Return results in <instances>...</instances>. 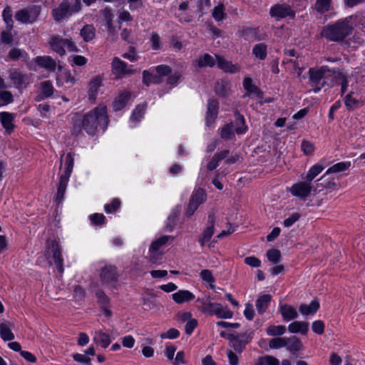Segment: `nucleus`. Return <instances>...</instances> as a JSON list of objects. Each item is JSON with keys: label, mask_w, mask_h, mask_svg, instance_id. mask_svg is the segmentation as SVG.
<instances>
[{"label": "nucleus", "mask_w": 365, "mask_h": 365, "mask_svg": "<svg viewBox=\"0 0 365 365\" xmlns=\"http://www.w3.org/2000/svg\"><path fill=\"white\" fill-rule=\"evenodd\" d=\"M286 339L287 341L286 347L291 353L294 354L302 349V344L296 336L286 338Z\"/></svg>", "instance_id": "obj_31"}, {"label": "nucleus", "mask_w": 365, "mask_h": 365, "mask_svg": "<svg viewBox=\"0 0 365 365\" xmlns=\"http://www.w3.org/2000/svg\"><path fill=\"white\" fill-rule=\"evenodd\" d=\"M4 20L6 24L7 28L11 31L14 26V21L12 19V13L9 6H6L2 14Z\"/></svg>", "instance_id": "obj_48"}, {"label": "nucleus", "mask_w": 365, "mask_h": 365, "mask_svg": "<svg viewBox=\"0 0 365 365\" xmlns=\"http://www.w3.org/2000/svg\"><path fill=\"white\" fill-rule=\"evenodd\" d=\"M287 345L286 338L276 337L269 341V346L271 349H279Z\"/></svg>", "instance_id": "obj_49"}, {"label": "nucleus", "mask_w": 365, "mask_h": 365, "mask_svg": "<svg viewBox=\"0 0 365 365\" xmlns=\"http://www.w3.org/2000/svg\"><path fill=\"white\" fill-rule=\"evenodd\" d=\"M48 249L52 252V258L56 264L58 270L62 273L63 272V258L58 243L56 241H51V247Z\"/></svg>", "instance_id": "obj_17"}, {"label": "nucleus", "mask_w": 365, "mask_h": 365, "mask_svg": "<svg viewBox=\"0 0 365 365\" xmlns=\"http://www.w3.org/2000/svg\"><path fill=\"white\" fill-rule=\"evenodd\" d=\"M49 44L51 49L60 56H64L66 54L64 46H66L70 51H78L77 46L71 38H63L58 35L51 38Z\"/></svg>", "instance_id": "obj_6"}, {"label": "nucleus", "mask_w": 365, "mask_h": 365, "mask_svg": "<svg viewBox=\"0 0 365 365\" xmlns=\"http://www.w3.org/2000/svg\"><path fill=\"white\" fill-rule=\"evenodd\" d=\"M73 163H74V159L73 158V155L71 153H68L66 157V170L64 172V174L62 175V177L68 178H70V175L71 174L73 168Z\"/></svg>", "instance_id": "obj_44"}, {"label": "nucleus", "mask_w": 365, "mask_h": 365, "mask_svg": "<svg viewBox=\"0 0 365 365\" xmlns=\"http://www.w3.org/2000/svg\"><path fill=\"white\" fill-rule=\"evenodd\" d=\"M180 335V332L178 329H175V328H171L170 329H168L166 332H164V333H162L160 334V338L161 339H176Z\"/></svg>", "instance_id": "obj_58"}, {"label": "nucleus", "mask_w": 365, "mask_h": 365, "mask_svg": "<svg viewBox=\"0 0 365 365\" xmlns=\"http://www.w3.org/2000/svg\"><path fill=\"white\" fill-rule=\"evenodd\" d=\"M215 65V61L213 59V58L210 55H209L207 53L204 54L198 60V66L200 67H204V66L213 67Z\"/></svg>", "instance_id": "obj_47"}, {"label": "nucleus", "mask_w": 365, "mask_h": 365, "mask_svg": "<svg viewBox=\"0 0 365 365\" xmlns=\"http://www.w3.org/2000/svg\"><path fill=\"white\" fill-rule=\"evenodd\" d=\"M173 299L178 304H182L194 299L195 295L188 290H179L174 293Z\"/></svg>", "instance_id": "obj_23"}, {"label": "nucleus", "mask_w": 365, "mask_h": 365, "mask_svg": "<svg viewBox=\"0 0 365 365\" xmlns=\"http://www.w3.org/2000/svg\"><path fill=\"white\" fill-rule=\"evenodd\" d=\"M312 190L314 191V186L307 180L295 183L291 187L292 194L302 200H305L309 197Z\"/></svg>", "instance_id": "obj_10"}, {"label": "nucleus", "mask_w": 365, "mask_h": 365, "mask_svg": "<svg viewBox=\"0 0 365 365\" xmlns=\"http://www.w3.org/2000/svg\"><path fill=\"white\" fill-rule=\"evenodd\" d=\"M81 123L82 128L91 135H94L96 133L98 125L105 130L108 123L106 106H100L95 108L84 115Z\"/></svg>", "instance_id": "obj_2"}, {"label": "nucleus", "mask_w": 365, "mask_h": 365, "mask_svg": "<svg viewBox=\"0 0 365 365\" xmlns=\"http://www.w3.org/2000/svg\"><path fill=\"white\" fill-rule=\"evenodd\" d=\"M353 30L351 18H345L324 26L320 34L329 41L341 43L352 34Z\"/></svg>", "instance_id": "obj_1"}, {"label": "nucleus", "mask_w": 365, "mask_h": 365, "mask_svg": "<svg viewBox=\"0 0 365 365\" xmlns=\"http://www.w3.org/2000/svg\"><path fill=\"white\" fill-rule=\"evenodd\" d=\"M280 312L285 321H290L297 318L298 317L297 310L289 304L281 305Z\"/></svg>", "instance_id": "obj_25"}, {"label": "nucleus", "mask_w": 365, "mask_h": 365, "mask_svg": "<svg viewBox=\"0 0 365 365\" xmlns=\"http://www.w3.org/2000/svg\"><path fill=\"white\" fill-rule=\"evenodd\" d=\"M182 77V74L180 71H175L172 74L170 73L167 79V84L175 86Z\"/></svg>", "instance_id": "obj_55"}, {"label": "nucleus", "mask_w": 365, "mask_h": 365, "mask_svg": "<svg viewBox=\"0 0 365 365\" xmlns=\"http://www.w3.org/2000/svg\"><path fill=\"white\" fill-rule=\"evenodd\" d=\"M324 170V166L319 164L313 165L308 171L305 180L312 182V180Z\"/></svg>", "instance_id": "obj_39"}, {"label": "nucleus", "mask_w": 365, "mask_h": 365, "mask_svg": "<svg viewBox=\"0 0 365 365\" xmlns=\"http://www.w3.org/2000/svg\"><path fill=\"white\" fill-rule=\"evenodd\" d=\"M35 63L49 71H54L56 67V61L50 56H37L34 58Z\"/></svg>", "instance_id": "obj_21"}, {"label": "nucleus", "mask_w": 365, "mask_h": 365, "mask_svg": "<svg viewBox=\"0 0 365 365\" xmlns=\"http://www.w3.org/2000/svg\"><path fill=\"white\" fill-rule=\"evenodd\" d=\"M157 75L161 78L163 76H169L172 73V68L168 65H160L155 67Z\"/></svg>", "instance_id": "obj_53"}, {"label": "nucleus", "mask_w": 365, "mask_h": 365, "mask_svg": "<svg viewBox=\"0 0 365 365\" xmlns=\"http://www.w3.org/2000/svg\"><path fill=\"white\" fill-rule=\"evenodd\" d=\"M235 117V121L237 125V128H235V132L237 134H242L246 132L247 130V127L245 125V120L243 115H242L240 112L237 110H235L234 111Z\"/></svg>", "instance_id": "obj_33"}, {"label": "nucleus", "mask_w": 365, "mask_h": 365, "mask_svg": "<svg viewBox=\"0 0 365 365\" xmlns=\"http://www.w3.org/2000/svg\"><path fill=\"white\" fill-rule=\"evenodd\" d=\"M272 300V296L270 294H263L259 296L256 301V307L259 314H263Z\"/></svg>", "instance_id": "obj_27"}, {"label": "nucleus", "mask_w": 365, "mask_h": 365, "mask_svg": "<svg viewBox=\"0 0 365 365\" xmlns=\"http://www.w3.org/2000/svg\"><path fill=\"white\" fill-rule=\"evenodd\" d=\"M169 238L170 236L165 235L152 242L149 250V261L151 263L155 264L157 262L160 256V255L158 253V251L163 245L168 242Z\"/></svg>", "instance_id": "obj_13"}, {"label": "nucleus", "mask_w": 365, "mask_h": 365, "mask_svg": "<svg viewBox=\"0 0 365 365\" xmlns=\"http://www.w3.org/2000/svg\"><path fill=\"white\" fill-rule=\"evenodd\" d=\"M9 78L19 88H21L27 80V76L25 74L16 71H11Z\"/></svg>", "instance_id": "obj_32"}, {"label": "nucleus", "mask_w": 365, "mask_h": 365, "mask_svg": "<svg viewBox=\"0 0 365 365\" xmlns=\"http://www.w3.org/2000/svg\"><path fill=\"white\" fill-rule=\"evenodd\" d=\"M225 7L223 4H220L215 7L212 11V16L216 21H221L225 18L226 14L224 12Z\"/></svg>", "instance_id": "obj_50"}, {"label": "nucleus", "mask_w": 365, "mask_h": 365, "mask_svg": "<svg viewBox=\"0 0 365 365\" xmlns=\"http://www.w3.org/2000/svg\"><path fill=\"white\" fill-rule=\"evenodd\" d=\"M68 181V178L61 176L56 197V200L58 203H60L63 199Z\"/></svg>", "instance_id": "obj_34"}, {"label": "nucleus", "mask_w": 365, "mask_h": 365, "mask_svg": "<svg viewBox=\"0 0 365 365\" xmlns=\"http://www.w3.org/2000/svg\"><path fill=\"white\" fill-rule=\"evenodd\" d=\"M24 54H26V53L24 50L17 48H13L9 52L8 56L12 61H18L21 57H23Z\"/></svg>", "instance_id": "obj_54"}, {"label": "nucleus", "mask_w": 365, "mask_h": 365, "mask_svg": "<svg viewBox=\"0 0 365 365\" xmlns=\"http://www.w3.org/2000/svg\"><path fill=\"white\" fill-rule=\"evenodd\" d=\"M219 111V102L215 99H210L207 103V112L205 115L206 125L213 124L217 117Z\"/></svg>", "instance_id": "obj_14"}, {"label": "nucleus", "mask_w": 365, "mask_h": 365, "mask_svg": "<svg viewBox=\"0 0 365 365\" xmlns=\"http://www.w3.org/2000/svg\"><path fill=\"white\" fill-rule=\"evenodd\" d=\"M120 274L118 268L115 265L107 264L100 270L99 277L103 286L115 289L118 282Z\"/></svg>", "instance_id": "obj_5"}, {"label": "nucleus", "mask_w": 365, "mask_h": 365, "mask_svg": "<svg viewBox=\"0 0 365 365\" xmlns=\"http://www.w3.org/2000/svg\"><path fill=\"white\" fill-rule=\"evenodd\" d=\"M42 92L45 97L48 98L53 95V87L49 81H43L41 83Z\"/></svg>", "instance_id": "obj_57"}, {"label": "nucleus", "mask_w": 365, "mask_h": 365, "mask_svg": "<svg viewBox=\"0 0 365 365\" xmlns=\"http://www.w3.org/2000/svg\"><path fill=\"white\" fill-rule=\"evenodd\" d=\"M245 263L251 267H259L261 265V261L254 256L245 257Z\"/></svg>", "instance_id": "obj_63"}, {"label": "nucleus", "mask_w": 365, "mask_h": 365, "mask_svg": "<svg viewBox=\"0 0 365 365\" xmlns=\"http://www.w3.org/2000/svg\"><path fill=\"white\" fill-rule=\"evenodd\" d=\"M331 6V0H317L314 4V9L321 13L329 11Z\"/></svg>", "instance_id": "obj_45"}, {"label": "nucleus", "mask_w": 365, "mask_h": 365, "mask_svg": "<svg viewBox=\"0 0 365 365\" xmlns=\"http://www.w3.org/2000/svg\"><path fill=\"white\" fill-rule=\"evenodd\" d=\"M352 95L353 92L351 91L345 97V105L348 109H352L359 103L356 98H352Z\"/></svg>", "instance_id": "obj_64"}, {"label": "nucleus", "mask_w": 365, "mask_h": 365, "mask_svg": "<svg viewBox=\"0 0 365 365\" xmlns=\"http://www.w3.org/2000/svg\"><path fill=\"white\" fill-rule=\"evenodd\" d=\"M0 335L4 341H11L14 339V334L6 323L0 324Z\"/></svg>", "instance_id": "obj_38"}, {"label": "nucleus", "mask_w": 365, "mask_h": 365, "mask_svg": "<svg viewBox=\"0 0 365 365\" xmlns=\"http://www.w3.org/2000/svg\"><path fill=\"white\" fill-rule=\"evenodd\" d=\"M267 46L263 43L255 45L253 48L252 53L256 58L263 60L267 56Z\"/></svg>", "instance_id": "obj_37"}, {"label": "nucleus", "mask_w": 365, "mask_h": 365, "mask_svg": "<svg viewBox=\"0 0 365 365\" xmlns=\"http://www.w3.org/2000/svg\"><path fill=\"white\" fill-rule=\"evenodd\" d=\"M252 336L250 334L244 333L238 334L237 333L227 335V339L230 341L232 347L237 353H242L246 345L250 341Z\"/></svg>", "instance_id": "obj_8"}, {"label": "nucleus", "mask_w": 365, "mask_h": 365, "mask_svg": "<svg viewBox=\"0 0 365 365\" xmlns=\"http://www.w3.org/2000/svg\"><path fill=\"white\" fill-rule=\"evenodd\" d=\"M266 255L268 260L274 264H277L280 262L282 257L280 251L277 249H270L267 250Z\"/></svg>", "instance_id": "obj_43"}, {"label": "nucleus", "mask_w": 365, "mask_h": 365, "mask_svg": "<svg viewBox=\"0 0 365 365\" xmlns=\"http://www.w3.org/2000/svg\"><path fill=\"white\" fill-rule=\"evenodd\" d=\"M288 330L291 333L299 332L302 334H306L309 330V324L305 322L295 321L289 325Z\"/></svg>", "instance_id": "obj_26"}, {"label": "nucleus", "mask_w": 365, "mask_h": 365, "mask_svg": "<svg viewBox=\"0 0 365 365\" xmlns=\"http://www.w3.org/2000/svg\"><path fill=\"white\" fill-rule=\"evenodd\" d=\"M258 365H279V361L274 356H265L259 359Z\"/></svg>", "instance_id": "obj_51"}, {"label": "nucleus", "mask_w": 365, "mask_h": 365, "mask_svg": "<svg viewBox=\"0 0 365 365\" xmlns=\"http://www.w3.org/2000/svg\"><path fill=\"white\" fill-rule=\"evenodd\" d=\"M16 114L9 112L0 113V122L8 134H11L15 128L14 120Z\"/></svg>", "instance_id": "obj_18"}, {"label": "nucleus", "mask_w": 365, "mask_h": 365, "mask_svg": "<svg viewBox=\"0 0 365 365\" xmlns=\"http://www.w3.org/2000/svg\"><path fill=\"white\" fill-rule=\"evenodd\" d=\"M0 100L4 104H9L14 101L12 93L9 91H0Z\"/></svg>", "instance_id": "obj_59"}, {"label": "nucleus", "mask_w": 365, "mask_h": 365, "mask_svg": "<svg viewBox=\"0 0 365 365\" xmlns=\"http://www.w3.org/2000/svg\"><path fill=\"white\" fill-rule=\"evenodd\" d=\"M163 81V78L157 74L153 75L146 70L143 71V83L145 86H149L151 83L160 84Z\"/></svg>", "instance_id": "obj_29"}, {"label": "nucleus", "mask_w": 365, "mask_h": 365, "mask_svg": "<svg viewBox=\"0 0 365 365\" xmlns=\"http://www.w3.org/2000/svg\"><path fill=\"white\" fill-rule=\"evenodd\" d=\"M319 308V303L317 300H313L309 305L302 304L299 307V311L304 315L314 314Z\"/></svg>", "instance_id": "obj_28"}, {"label": "nucleus", "mask_w": 365, "mask_h": 365, "mask_svg": "<svg viewBox=\"0 0 365 365\" xmlns=\"http://www.w3.org/2000/svg\"><path fill=\"white\" fill-rule=\"evenodd\" d=\"M243 86L247 92L256 93L259 97H262V93L260 92L255 85L252 84V81L250 78H245L244 79Z\"/></svg>", "instance_id": "obj_41"}, {"label": "nucleus", "mask_w": 365, "mask_h": 365, "mask_svg": "<svg viewBox=\"0 0 365 365\" xmlns=\"http://www.w3.org/2000/svg\"><path fill=\"white\" fill-rule=\"evenodd\" d=\"M81 36L86 42H89L95 38L96 29L91 24L85 25L81 30Z\"/></svg>", "instance_id": "obj_30"}, {"label": "nucleus", "mask_w": 365, "mask_h": 365, "mask_svg": "<svg viewBox=\"0 0 365 365\" xmlns=\"http://www.w3.org/2000/svg\"><path fill=\"white\" fill-rule=\"evenodd\" d=\"M53 16L56 21H61L67 15H71V7L67 1H63L59 6L53 9Z\"/></svg>", "instance_id": "obj_19"}, {"label": "nucleus", "mask_w": 365, "mask_h": 365, "mask_svg": "<svg viewBox=\"0 0 365 365\" xmlns=\"http://www.w3.org/2000/svg\"><path fill=\"white\" fill-rule=\"evenodd\" d=\"M215 224V214L210 213L208 215V225L207 228L203 231L202 236L199 238V242L202 246L209 242L214 234V228Z\"/></svg>", "instance_id": "obj_15"}, {"label": "nucleus", "mask_w": 365, "mask_h": 365, "mask_svg": "<svg viewBox=\"0 0 365 365\" xmlns=\"http://www.w3.org/2000/svg\"><path fill=\"white\" fill-rule=\"evenodd\" d=\"M95 294L98 298V303L105 307L108 305L110 299L101 289H98L97 290H96Z\"/></svg>", "instance_id": "obj_52"}, {"label": "nucleus", "mask_w": 365, "mask_h": 365, "mask_svg": "<svg viewBox=\"0 0 365 365\" xmlns=\"http://www.w3.org/2000/svg\"><path fill=\"white\" fill-rule=\"evenodd\" d=\"M215 58L218 67L224 71L231 73L240 71V67L237 64H233L231 61H228L218 55H215Z\"/></svg>", "instance_id": "obj_20"}, {"label": "nucleus", "mask_w": 365, "mask_h": 365, "mask_svg": "<svg viewBox=\"0 0 365 365\" xmlns=\"http://www.w3.org/2000/svg\"><path fill=\"white\" fill-rule=\"evenodd\" d=\"M146 110V104L138 105L136 106L130 117V120L134 122H139L145 114Z\"/></svg>", "instance_id": "obj_40"}, {"label": "nucleus", "mask_w": 365, "mask_h": 365, "mask_svg": "<svg viewBox=\"0 0 365 365\" xmlns=\"http://www.w3.org/2000/svg\"><path fill=\"white\" fill-rule=\"evenodd\" d=\"M111 66L112 72L115 76L116 78H122L135 73V71L131 68L132 66H128L126 63L118 57L113 58Z\"/></svg>", "instance_id": "obj_9"}, {"label": "nucleus", "mask_w": 365, "mask_h": 365, "mask_svg": "<svg viewBox=\"0 0 365 365\" xmlns=\"http://www.w3.org/2000/svg\"><path fill=\"white\" fill-rule=\"evenodd\" d=\"M333 75L336 82L341 85V94L343 95L348 87V79L347 77L341 72H333Z\"/></svg>", "instance_id": "obj_36"}, {"label": "nucleus", "mask_w": 365, "mask_h": 365, "mask_svg": "<svg viewBox=\"0 0 365 365\" xmlns=\"http://www.w3.org/2000/svg\"><path fill=\"white\" fill-rule=\"evenodd\" d=\"M93 341L96 344L101 345L103 348H107L111 343L110 336L109 334L102 331H98L95 332Z\"/></svg>", "instance_id": "obj_24"}, {"label": "nucleus", "mask_w": 365, "mask_h": 365, "mask_svg": "<svg viewBox=\"0 0 365 365\" xmlns=\"http://www.w3.org/2000/svg\"><path fill=\"white\" fill-rule=\"evenodd\" d=\"M131 94L130 92L123 91H121L118 96L113 102V108L115 111H118L124 108L130 99Z\"/></svg>", "instance_id": "obj_22"}, {"label": "nucleus", "mask_w": 365, "mask_h": 365, "mask_svg": "<svg viewBox=\"0 0 365 365\" xmlns=\"http://www.w3.org/2000/svg\"><path fill=\"white\" fill-rule=\"evenodd\" d=\"M197 302L202 304L200 310L203 313L210 315H216L221 319H230L232 317L233 312L227 307H223L221 304L211 302L208 298H198Z\"/></svg>", "instance_id": "obj_3"}, {"label": "nucleus", "mask_w": 365, "mask_h": 365, "mask_svg": "<svg viewBox=\"0 0 365 365\" xmlns=\"http://www.w3.org/2000/svg\"><path fill=\"white\" fill-rule=\"evenodd\" d=\"M41 6L34 5L27 8L21 9L15 14V19L24 24H32L36 21L41 14Z\"/></svg>", "instance_id": "obj_7"}, {"label": "nucleus", "mask_w": 365, "mask_h": 365, "mask_svg": "<svg viewBox=\"0 0 365 365\" xmlns=\"http://www.w3.org/2000/svg\"><path fill=\"white\" fill-rule=\"evenodd\" d=\"M302 150L304 153L307 155L312 154L314 150V147L313 143L308 140H303L302 143Z\"/></svg>", "instance_id": "obj_62"}, {"label": "nucleus", "mask_w": 365, "mask_h": 365, "mask_svg": "<svg viewBox=\"0 0 365 365\" xmlns=\"http://www.w3.org/2000/svg\"><path fill=\"white\" fill-rule=\"evenodd\" d=\"M286 327L283 325H271L267 327V333L269 336H280L284 334Z\"/></svg>", "instance_id": "obj_46"}, {"label": "nucleus", "mask_w": 365, "mask_h": 365, "mask_svg": "<svg viewBox=\"0 0 365 365\" xmlns=\"http://www.w3.org/2000/svg\"><path fill=\"white\" fill-rule=\"evenodd\" d=\"M326 173L317 180L316 185L314 186V195L324 191V190H334L336 187V184L333 180L327 178Z\"/></svg>", "instance_id": "obj_16"}, {"label": "nucleus", "mask_w": 365, "mask_h": 365, "mask_svg": "<svg viewBox=\"0 0 365 365\" xmlns=\"http://www.w3.org/2000/svg\"><path fill=\"white\" fill-rule=\"evenodd\" d=\"M235 133L233 132V124L232 123L226 124L221 129L220 137L225 140H230L234 138Z\"/></svg>", "instance_id": "obj_42"}, {"label": "nucleus", "mask_w": 365, "mask_h": 365, "mask_svg": "<svg viewBox=\"0 0 365 365\" xmlns=\"http://www.w3.org/2000/svg\"><path fill=\"white\" fill-rule=\"evenodd\" d=\"M312 329L317 334H322L324 331V324L322 320L314 321L312 323Z\"/></svg>", "instance_id": "obj_60"}, {"label": "nucleus", "mask_w": 365, "mask_h": 365, "mask_svg": "<svg viewBox=\"0 0 365 365\" xmlns=\"http://www.w3.org/2000/svg\"><path fill=\"white\" fill-rule=\"evenodd\" d=\"M206 200V194L204 190L199 188L192 195V197L190 200L187 215L188 217L192 216L195 211L198 208L199 205L203 203Z\"/></svg>", "instance_id": "obj_12"}, {"label": "nucleus", "mask_w": 365, "mask_h": 365, "mask_svg": "<svg viewBox=\"0 0 365 365\" xmlns=\"http://www.w3.org/2000/svg\"><path fill=\"white\" fill-rule=\"evenodd\" d=\"M216 93L220 96L225 97L227 95V86L224 83L217 82L215 86Z\"/></svg>", "instance_id": "obj_61"}, {"label": "nucleus", "mask_w": 365, "mask_h": 365, "mask_svg": "<svg viewBox=\"0 0 365 365\" xmlns=\"http://www.w3.org/2000/svg\"><path fill=\"white\" fill-rule=\"evenodd\" d=\"M200 276L203 281L209 282L211 287H213V283L215 282V278L212 274V272L209 269H203L200 273Z\"/></svg>", "instance_id": "obj_56"}, {"label": "nucleus", "mask_w": 365, "mask_h": 365, "mask_svg": "<svg viewBox=\"0 0 365 365\" xmlns=\"http://www.w3.org/2000/svg\"><path fill=\"white\" fill-rule=\"evenodd\" d=\"M333 72L334 70H331L326 66L319 69L314 68L309 69V83L314 93L319 92L326 85V76L333 75Z\"/></svg>", "instance_id": "obj_4"}, {"label": "nucleus", "mask_w": 365, "mask_h": 365, "mask_svg": "<svg viewBox=\"0 0 365 365\" xmlns=\"http://www.w3.org/2000/svg\"><path fill=\"white\" fill-rule=\"evenodd\" d=\"M269 14L272 17L277 19H284L287 16L294 19L295 16V12L287 4H276L273 6L270 9Z\"/></svg>", "instance_id": "obj_11"}, {"label": "nucleus", "mask_w": 365, "mask_h": 365, "mask_svg": "<svg viewBox=\"0 0 365 365\" xmlns=\"http://www.w3.org/2000/svg\"><path fill=\"white\" fill-rule=\"evenodd\" d=\"M351 165L350 162H340L330 167L326 172V175L336 173L347 170Z\"/></svg>", "instance_id": "obj_35"}]
</instances>
